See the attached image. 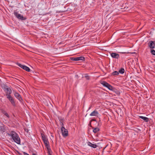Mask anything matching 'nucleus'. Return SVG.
I'll return each instance as SVG.
<instances>
[{
    "instance_id": "27",
    "label": "nucleus",
    "mask_w": 155,
    "mask_h": 155,
    "mask_svg": "<svg viewBox=\"0 0 155 155\" xmlns=\"http://www.w3.org/2000/svg\"><path fill=\"white\" fill-rule=\"evenodd\" d=\"M48 155H51V153H52V151L51 150V151L50 152H48Z\"/></svg>"
},
{
    "instance_id": "3",
    "label": "nucleus",
    "mask_w": 155,
    "mask_h": 155,
    "mask_svg": "<svg viewBox=\"0 0 155 155\" xmlns=\"http://www.w3.org/2000/svg\"><path fill=\"white\" fill-rule=\"evenodd\" d=\"M2 88L4 90L6 93V96L8 95H10L12 93V90L8 86L5 85H4L2 86Z\"/></svg>"
},
{
    "instance_id": "2",
    "label": "nucleus",
    "mask_w": 155,
    "mask_h": 155,
    "mask_svg": "<svg viewBox=\"0 0 155 155\" xmlns=\"http://www.w3.org/2000/svg\"><path fill=\"white\" fill-rule=\"evenodd\" d=\"M101 83L103 86L107 88L109 90L111 91H114L117 95H119L120 94V92L119 91L117 90L106 82L104 81H101Z\"/></svg>"
},
{
    "instance_id": "8",
    "label": "nucleus",
    "mask_w": 155,
    "mask_h": 155,
    "mask_svg": "<svg viewBox=\"0 0 155 155\" xmlns=\"http://www.w3.org/2000/svg\"><path fill=\"white\" fill-rule=\"evenodd\" d=\"M148 45L150 48H154L155 47V41H150Z\"/></svg>"
},
{
    "instance_id": "12",
    "label": "nucleus",
    "mask_w": 155,
    "mask_h": 155,
    "mask_svg": "<svg viewBox=\"0 0 155 155\" xmlns=\"http://www.w3.org/2000/svg\"><path fill=\"white\" fill-rule=\"evenodd\" d=\"M98 112L95 110L93 111L90 114V116H98Z\"/></svg>"
},
{
    "instance_id": "30",
    "label": "nucleus",
    "mask_w": 155,
    "mask_h": 155,
    "mask_svg": "<svg viewBox=\"0 0 155 155\" xmlns=\"http://www.w3.org/2000/svg\"><path fill=\"white\" fill-rule=\"evenodd\" d=\"M25 67V65H22L21 66V68H22V69H24V67Z\"/></svg>"
},
{
    "instance_id": "23",
    "label": "nucleus",
    "mask_w": 155,
    "mask_h": 155,
    "mask_svg": "<svg viewBox=\"0 0 155 155\" xmlns=\"http://www.w3.org/2000/svg\"><path fill=\"white\" fill-rule=\"evenodd\" d=\"M150 53L152 54L155 55V50L154 49H151Z\"/></svg>"
},
{
    "instance_id": "28",
    "label": "nucleus",
    "mask_w": 155,
    "mask_h": 155,
    "mask_svg": "<svg viewBox=\"0 0 155 155\" xmlns=\"http://www.w3.org/2000/svg\"><path fill=\"white\" fill-rule=\"evenodd\" d=\"M23 153H24V155H29L27 153L25 152H24Z\"/></svg>"
},
{
    "instance_id": "25",
    "label": "nucleus",
    "mask_w": 155,
    "mask_h": 155,
    "mask_svg": "<svg viewBox=\"0 0 155 155\" xmlns=\"http://www.w3.org/2000/svg\"><path fill=\"white\" fill-rule=\"evenodd\" d=\"M60 125L61 126H63L64 124L63 123V120L62 119L60 120Z\"/></svg>"
},
{
    "instance_id": "10",
    "label": "nucleus",
    "mask_w": 155,
    "mask_h": 155,
    "mask_svg": "<svg viewBox=\"0 0 155 155\" xmlns=\"http://www.w3.org/2000/svg\"><path fill=\"white\" fill-rule=\"evenodd\" d=\"M44 144L48 150V152H50L51 151V150L50 148L49 142H48Z\"/></svg>"
},
{
    "instance_id": "15",
    "label": "nucleus",
    "mask_w": 155,
    "mask_h": 155,
    "mask_svg": "<svg viewBox=\"0 0 155 155\" xmlns=\"http://www.w3.org/2000/svg\"><path fill=\"white\" fill-rule=\"evenodd\" d=\"M139 118L143 119L146 122H148L149 120V119L146 117L140 116H139Z\"/></svg>"
},
{
    "instance_id": "21",
    "label": "nucleus",
    "mask_w": 155,
    "mask_h": 155,
    "mask_svg": "<svg viewBox=\"0 0 155 155\" xmlns=\"http://www.w3.org/2000/svg\"><path fill=\"white\" fill-rule=\"evenodd\" d=\"M119 74V72L117 71H114L112 73V75L113 76L117 75Z\"/></svg>"
},
{
    "instance_id": "31",
    "label": "nucleus",
    "mask_w": 155,
    "mask_h": 155,
    "mask_svg": "<svg viewBox=\"0 0 155 155\" xmlns=\"http://www.w3.org/2000/svg\"><path fill=\"white\" fill-rule=\"evenodd\" d=\"M91 121H90V122L89 123V124H88V125L91 126Z\"/></svg>"
},
{
    "instance_id": "22",
    "label": "nucleus",
    "mask_w": 155,
    "mask_h": 155,
    "mask_svg": "<svg viewBox=\"0 0 155 155\" xmlns=\"http://www.w3.org/2000/svg\"><path fill=\"white\" fill-rule=\"evenodd\" d=\"M24 69L26 70V71L29 72L30 71V68L28 67L25 66Z\"/></svg>"
},
{
    "instance_id": "19",
    "label": "nucleus",
    "mask_w": 155,
    "mask_h": 155,
    "mask_svg": "<svg viewBox=\"0 0 155 155\" xmlns=\"http://www.w3.org/2000/svg\"><path fill=\"white\" fill-rule=\"evenodd\" d=\"M0 131L3 132H5V129L4 126H1L0 127Z\"/></svg>"
},
{
    "instance_id": "1",
    "label": "nucleus",
    "mask_w": 155,
    "mask_h": 155,
    "mask_svg": "<svg viewBox=\"0 0 155 155\" xmlns=\"http://www.w3.org/2000/svg\"><path fill=\"white\" fill-rule=\"evenodd\" d=\"M8 135L11 137L14 141L18 144L21 143L20 139L18 134L15 131H11L10 133H7Z\"/></svg>"
},
{
    "instance_id": "16",
    "label": "nucleus",
    "mask_w": 155,
    "mask_h": 155,
    "mask_svg": "<svg viewBox=\"0 0 155 155\" xmlns=\"http://www.w3.org/2000/svg\"><path fill=\"white\" fill-rule=\"evenodd\" d=\"M119 53L124 54H136V52H121L120 51L118 52Z\"/></svg>"
},
{
    "instance_id": "14",
    "label": "nucleus",
    "mask_w": 155,
    "mask_h": 155,
    "mask_svg": "<svg viewBox=\"0 0 155 155\" xmlns=\"http://www.w3.org/2000/svg\"><path fill=\"white\" fill-rule=\"evenodd\" d=\"M87 144L89 146H90L93 148H96L97 146L96 144H93V143H91V142H88L87 143Z\"/></svg>"
},
{
    "instance_id": "6",
    "label": "nucleus",
    "mask_w": 155,
    "mask_h": 155,
    "mask_svg": "<svg viewBox=\"0 0 155 155\" xmlns=\"http://www.w3.org/2000/svg\"><path fill=\"white\" fill-rule=\"evenodd\" d=\"M7 98L11 102V104L14 106H15V102L14 100V99L10 95H8V96H7Z\"/></svg>"
},
{
    "instance_id": "34",
    "label": "nucleus",
    "mask_w": 155,
    "mask_h": 155,
    "mask_svg": "<svg viewBox=\"0 0 155 155\" xmlns=\"http://www.w3.org/2000/svg\"><path fill=\"white\" fill-rule=\"evenodd\" d=\"M96 121V120L95 119H92L91 120V121Z\"/></svg>"
},
{
    "instance_id": "18",
    "label": "nucleus",
    "mask_w": 155,
    "mask_h": 155,
    "mask_svg": "<svg viewBox=\"0 0 155 155\" xmlns=\"http://www.w3.org/2000/svg\"><path fill=\"white\" fill-rule=\"evenodd\" d=\"M41 135L42 140H43V141L48 140V139L46 137L44 134H43L42 133H41Z\"/></svg>"
},
{
    "instance_id": "5",
    "label": "nucleus",
    "mask_w": 155,
    "mask_h": 155,
    "mask_svg": "<svg viewBox=\"0 0 155 155\" xmlns=\"http://www.w3.org/2000/svg\"><path fill=\"white\" fill-rule=\"evenodd\" d=\"M14 14L15 15L18 19L21 20H24L26 19L25 17H24L22 15L19 14L16 12H14Z\"/></svg>"
},
{
    "instance_id": "13",
    "label": "nucleus",
    "mask_w": 155,
    "mask_h": 155,
    "mask_svg": "<svg viewBox=\"0 0 155 155\" xmlns=\"http://www.w3.org/2000/svg\"><path fill=\"white\" fill-rule=\"evenodd\" d=\"M28 51L31 52L35 53L37 54H39L40 53L36 49H31L30 50Z\"/></svg>"
},
{
    "instance_id": "4",
    "label": "nucleus",
    "mask_w": 155,
    "mask_h": 155,
    "mask_svg": "<svg viewBox=\"0 0 155 155\" xmlns=\"http://www.w3.org/2000/svg\"><path fill=\"white\" fill-rule=\"evenodd\" d=\"M61 130L62 134L63 136L66 137L68 135V131L63 126L62 127Z\"/></svg>"
},
{
    "instance_id": "20",
    "label": "nucleus",
    "mask_w": 155,
    "mask_h": 155,
    "mask_svg": "<svg viewBox=\"0 0 155 155\" xmlns=\"http://www.w3.org/2000/svg\"><path fill=\"white\" fill-rule=\"evenodd\" d=\"M118 72L120 74H123L124 72V69L123 68H122Z\"/></svg>"
},
{
    "instance_id": "35",
    "label": "nucleus",
    "mask_w": 155,
    "mask_h": 155,
    "mask_svg": "<svg viewBox=\"0 0 155 155\" xmlns=\"http://www.w3.org/2000/svg\"><path fill=\"white\" fill-rule=\"evenodd\" d=\"M32 155H37L36 154V153H32Z\"/></svg>"
},
{
    "instance_id": "29",
    "label": "nucleus",
    "mask_w": 155,
    "mask_h": 155,
    "mask_svg": "<svg viewBox=\"0 0 155 155\" xmlns=\"http://www.w3.org/2000/svg\"><path fill=\"white\" fill-rule=\"evenodd\" d=\"M44 141V143H48V142H49L48 140L44 141Z\"/></svg>"
},
{
    "instance_id": "11",
    "label": "nucleus",
    "mask_w": 155,
    "mask_h": 155,
    "mask_svg": "<svg viewBox=\"0 0 155 155\" xmlns=\"http://www.w3.org/2000/svg\"><path fill=\"white\" fill-rule=\"evenodd\" d=\"M111 56L113 58H118L119 57V54L115 53H112L111 54Z\"/></svg>"
},
{
    "instance_id": "32",
    "label": "nucleus",
    "mask_w": 155,
    "mask_h": 155,
    "mask_svg": "<svg viewBox=\"0 0 155 155\" xmlns=\"http://www.w3.org/2000/svg\"><path fill=\"white\" fill-rule=\"evenodd\" d=\"M17 64H18V65L20 67H21V65H21V64H19V63H18Z\"/></svg>"
},
{
    "instance_id": "7",
    "label": "nucleus",
    "mask_w": 155,
    "mask_h": 155,
    "mask_svg": "<svg viewBox=\"0 0 155 155\" xmlns=\"http://www.w3.org/2000/svg\"><path fill=\"white\" fill-rule=\"evenodd\" d=\"M71 60L73 61H78L79 60L83 61L84 59V58L83 56H80L76 58L71 57L70 58Z\"/></svg>"
},
{
    "instance_id": "33",
    "label": "nucleus",
    "mask_w": 155,
    "mask_h": 155,
    "mask_svg": "<svg viewBox=\"0 0 155 155\" xmlns=\"http://www.w3.org/2000/svg\"><path fill=\"white\" fill-rule=\"evenodd\" d=\"M25 131H26V132H28V129H25Z\"/></svg>"
},
{
    "instance_id": "36",
    "label": "nucleus",
    "mask_w": 155,
    "mask_h": 155,
    "mask_svg": "<svg viewBox=\"0 0 155 155\" xmlns=\"http://www.w3.org/2000/svg\"><path fill=\"white\" fill-rule=\"evenodd\" d=\"M101 50H103V49H101Z\"/></svg>"
},
{
    "instance_id": "24",
    "label": "nucleus",
    "mask_w": 155,
    "mask_h": 155,
    "mask_svg": "<svg viewBox=\"0 0 155 155\" xmlns=\"http://www.w3.org/2000/svg\"><path fill=\"white\" fill-rule=\"evenodd\" d=\"M3 114L5 115L8 118H9L10 117L8 114L5 111L3 112Z\"/></svg>"
},
{
    "instance_id": "17",
    "label": "nucleus",
    "mask_w": 155,
    "mask_h": 155,
    "mask_svg": "<svg viewBox=\"0 0 155 155\" xmlns=\"http://www.w3.org/2000/svg\"><path fill=\"white\" fill-rule=\"evenodd\" d=\"M92 129H93V132L95 133H97L100 130L99 129L98 127L94 128L93 127H92Z\"/></svg>"
},
{
    "instance_id": "26",
    "label": "nucleus",
    "mask_w": 155,
    "mask_h": 155,
    "mask_svg": "<svg viewBox=\"0 0 155 155\" xmlns=\"http://www.w3.org/2000/svg\"><path fill=\"white\" fill-rule=\"evenodd\" d=\"M85 78H86V79H87V80H89V76L88 75H86L85 76Z\"/></svg>"
},
{
    "instance_id": "9",
    "label": "nucleus",
    "mask_w": 155,
    "mask_h": 155,
    "mask_svg": "<svg viewBox=\"0 0 155 155\" xmlns=\"http://www.w3.org/2000/svg\"><path fill=\"white\" fill-rule=\"evenodd\" d=\"M14 96L16 98L20 101L21 102L22 101V99L20 95L18 93L15 92L14 93Z\"/></svg>"
}]
</instances>
